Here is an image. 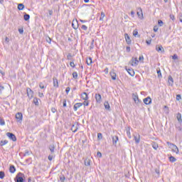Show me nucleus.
<instances>
[{
    "mask_svg": "<svg viewBox=\"0 0 182 182\" xmlns=\"http://www.w3.org/2000/svg\"><path fill=\"white\" fill-rule=\"evenodd\" d=\"M53 80L54 87H59V82H58V80L56 79V77H53Z\"/></svg>",
    "mask_w": 182,
    "mask_h": 182,
    "instance_id": "nucleus-21",
    "label": "nucleus"
},
{
    "mask_svg": "<svg viewBox=\"0 0 182 182\" xmlns=\"http://www.w3.org/2000/svg\"><path fill=\"white\" fill-rule=\"evenodd\" d=\"M176 128L178 130V132H180L181 133H182V127H181V126L176 127Z\"/></svg>",
    "mask_w": 182,
    "mask_h": 182,
    "instance_id": "nucleus-46",
    "label": "nucleus"
},
{
    "mask_svg": "<svg viewBox=\"0 0 182 182\" xmlns=\"http://www.w3.org/2000/svg\"><path fill=\"white\" fill-rule=\"evenodd\" d=\"M31 18V16H29V14L25 13L24 16H23V19L24 21H28Z\"/></svg>",
    "mask_w": 182,
    "mask_h": 182,
    "instance_id": "nucleus-26",
    "label": "nucleus"
},
{
    "mask_svg": "<svg viewBox=\"0 0 182 182\" xmlns=\"http://www.w3.org/2000/svg\"><path fill=\"white\" fill-rule=\"evenodd\" d=\"M126 50L128 53L130 52V50H131L130 46H127Z\"/></svg>",
    "mask_w": 182,
    "mask_h": 182,
    "instance_id": "nucleus-64",
    "label": "nucleus"
},
{
    "mask_svg": "<svg viewBox=\"0 0 182 182\" xmlns=\"http://www.w3.org/2000/svg\"><path fill=\"white\" fill-rule=\"evenodd\" d=\"M125 69L130 76H134V70L132 68H127V67H126Z\"/></svg>",
    "mask_w": 182,
    "mask_h": 182,
    "instance_id": "nucleus-15",
    "label": "nucleus"
},
{
    "mask_svg": "<svg viewBox=\"0 0 182 182\" xmlns=\"http://www.w3.org/2000/svg\"><path fill=\"white\" fill-rule=\"evenodd\" d=\"M134 139L136 144H139V143H140V135H139V136H134Z\"/></svg>",
    "mask_w": 182,
    "mask_h": 182,
    "instance_id": "nucleus-28",
    "label": "nucleus"
},
{
    "mask_svg": "<svg viewBox=\"0 0 182 182\" xmlns=\"http://www.w3.org/2000/svg\"><path fill=\"white\" fill-rule=\"evenodd\" d=\"M97 157H102V153L100 152V151H98L97 153Z\"/></svg>",
    "mask_w": 182,
    "mask_h": 182,
    "instance_id": "nucleus-62",
    "label": "nucleus"
},
{
    "mask_svg": "<svg viewBox=\"0 0 182 182\" xmlns=\"http://www.w3.org/2000/svg\"><path fill=\"white\" fill-rule=\"evenodd\" d=\"M24 9H25V5H23V4H18V11H23Z\"/></svg>",
    "mask_w": 182,
    "mask_h": 182,
    "instance_id": "nucleus-25",
    "label": "nucleus"
},
{
    "mask_svg": "<svg viewBox=\"0 0 182 182\" xmlns=\"http://www.w3.org/2000/svg\"><path fill=\"white\" fill-rule=\"evenodd\" d=\"M16 119L17 120V122H22V119H23V115L21 112H18L16 114Z\"/></svg>",
    "mask_w": 182,
    "mask_h": 182,
    "instance_id": "nucleus-11",
    "label": "nucleus"
},
{
    "mask_svg": "<svg viewBox=\"0 0 182 182\" xmlns=\"http://www.w3.org/2000/svg\"><path fill=\"white\" fill-rule=\"evenodd\" d=\"M169 161H171V163H176V161H177V159H176L174 156H171L169 157Z\"/></svg>",
    "mask_w": 182,
    "mask_h": 182,
    "instance_id": "nucleus-27",
    "label": "nucleus"
},
{
    "mask_svg": "<svg viewBox=\"0 0 182 182\" xmlns=\"http://www.w3.org/2000/svg\"><path fill=\"white\" fill-rule=\"evenodd\" d=\"M33 103L36 105V106H39V102L38 101V98L35 97L33 99Z\"/></svg>",
    "mask_w": 182,
    "mask_h": 182,
    "instance_id": "nucleus-40",
    "label": "nucleus"
},
{
    "mask_svg": "<svg viewBox=\"0 0 182 182\" xmlns=\"http://www.w3.org/2000/svg\"><path fill=\"white\" fill-rule=\"evenodd\" d=\"M4 90H5V87L0 85V95H2V92H4Z\"/></svg>",
    "mask_w": 182,
    "mask_h": 182,
    "instance_id": "nucleus-43",
    "label": "nucleus"
},
{
    "mask_svg": "<svg viewBox=\"0 0 182 182\" xmlns=\"http://www.w3.org/2000/svg\"><path fill=\"white\" fill-rule=\"evenodd\" d=\"M144 103L145 105H151V98L150 97H147L146 98L144 99Z\"/></svg>",
    "mask_w": 182,
    "mask_h": 182,
    "instance_id": "nucleus-16",
    "label": "nucleus"
},
{
    "mask_svg": "<svg viewBox=\"0 0 182 182\" xmlns=\"http://www.w3.org/2000/svg\"><path fill=\"white\" fill-rule=\"evenodd\" d=\"M81 99H82V100H89V95L86 92H82L81 94Z\"/></svg>",
    "mask_w": 182,
    "mask_h": 182,
    "instance_id": "nucleus-14",
    "label": "nucleus"
},
{
    "mask_svg": "<svg viewBox=\"0 0 182 182\" xmlns=\"http://www.w3.org/2000/svg\"><path fill=\"white\" fill-rule=\"evenodd\" d=\"M136 14L138 15V17L139 18V19H143V10H141V8H138L137 9V11Z\"/></svg>",
    "mask_w": 182,
    "mask_h": 182,
    "instance_id": "nucleus-8",
    "label": "nucleus"
},
{
    "mask_svg": "<svg viewBox=\"0 0 182 182\" xmlns=\"http://www.w3.org/2000/svg\"><path fill=\"white\" fill-rule=\"evenodd\" d=\"M130 63L132 66H137L139 65V60H137V58H132Z\"/></svg>",
    "mask_w": 182,
    "mask_h": 182,
    "instance_id": "nucleus-6",
    "label": "nucleus"
},
{
    "mask_svg": "<svg viewBox=\"0 0 182 182\" xmlns=\"http://www.w3.org/2000/svg\"><path fill=\"white\" fill-rule=\"evenodd\" d=\"M106 16V15L105 14V12L102 11L101 12V16L100 18V21H103V18Z\"/></svg>",
    "mask_w": 182,
    "mask_h": 182,
    "instance_id": "nucleus-39",
    "label": "nucleus"
},
{
    "mask_svg": "<svg viewBox=\"0 0 182 182\" xmlns=\"http://www.w3.org/2000/svg\"><path fill=\"white\" fill-rule=\"evenodd\" d=\"M63 106L64 107H66V106H67V105H66V100H63Z\"/></svg>",
    "mask_w": 182,
    "mask_h": 182,
    "instance_id": "nucleus-58",
    "label": "nucleus"
},
{
    "mask_svg": "<svg viewBox=\"0 0 182 182\" xmlns=\"http://www.w3.org/2000/svg\"><path fill=\"white\" fill-rule=\"evenodd\" d=\"M156 72L158 74V77H163V75H161V70H160V68L156 69Z\"/></svg>",
    "mask_w": 182,
    "mask_h": 182,
    "instance_id": "nucleus-35",
    "label": "nucleus"
},
{
    "mask_svg": "<svg viewBox=\"0 0 182 182\" xmlns=\"http://www.w3.org/2000/svg\"><path fill=\"white\" fill-rule=\"evenodd\" d=\"M82 106H83V103L82 102H77L75 104L73 107L74 112H77V109L82 107Z\"/></svg>",
    "mask_w": 182,
    "mask_h": 182,
    "instance_id": "nucleus-7",
    "label": "nucleus"
},
{
    "mask_svg": "<svg viewBox=\"0 0 182 182\" xmlns=\"http://www.w3.org/2000/svg\"><path fill=\"white\" fill-rule=\"evenodd\" d=\"M82 105H84V106H89V101L85 100Z\"/></svg>",
    "mask_w": 182,
    "mask_h": 182,
    "instance_id": "nucleus-52",
    "label": "nucleus"
},
{
    "mask_svg": "<svg viewBox=\"0 0 182 182\" xmlns=\"http://www.w3.org/2000/svg\"><path fill=\"white\" fill-rule=\"evenodd\" d=\"M6 134L10 140H12V141H16V136H15V134L11 132H7Z\"/></svg>",
    "mask_w": 182,
    "mask_h": 182,
    "instance_id": "nucleus-4",
    "label": "nucleus"
},
{
    "mask_svg": "<svg viewBox=\"0 0 182 182\" xmlns=\"http://www.w3.org/2000/svg\"><path fill=\"white\" fill-rule=\"evenodd\" d=\"M0 124L1 126H5V120L0 117Z\"/></svg>",
    "mask_w": 182,
    "mask_h": 182,
    "instance_id": "nucleus-41",
    "label": "nucleus"
},
{
    "mask_svg": "<svg viewBox=\"0 0 182 182\" xmlns=\"http://www.w3.org/2000/svg\"><path fill=\"white\" fill-rule=\"evenodd\" d=\"M70 65L71 66V68H75V63L73 61H71L70 63Z\"/></svg>",
    "mask_w": 182,
    "mask_h": 182,
    "instance_id": "nucleus-60",
    "label": "nucleus"
},
{
    "mask_svg": "<svg viewBox=\"0 0 182 182\" xmlns=\"http://www.w3.org/2000/svg\"><path fill=\"white\" fill-rule=\"evenodd\" d=\"M176 119H177L178 123H180V124H181V123H182L181 113L178 112L176 114Z\"/></svg>",
    "mask_w": 182,
    "mask_h": 182,
    "instance_id": "nucleus-20",
    "label": "nucleus"
},
{
    "mask_svg": "<svg viewBox=\"0 0 182 182\" xmlns=\"http://www.w3.org/2000/svg\"><path fill=\"white\" fill-rule=\"evenodd\" d=\"M167 144L168 146H172V151L173 153H176V154H178V147H177V146H176V144L171 143V142H167Z\"/></svg>",
    "mask_w": 182,
    "mask_h": 182,
    "instance_id": "nucleus-2",
    "label": "nucleus"
},
{
    "mask_svg": "<svg viewBox=\"0 0 182 182\" xmlns=\"http://www.w3.org/2000/svg\"><path fill=\"white\" fill-rule=\"evenodd\" d=\"M104 106H105L106 110L110 111V105L109 104V102L105 101V102H104Z\"/></svg>",
    "mask_w": 182,
    "mask_h": 182,
    "instance_id": "nucleus-23",
    "label": "nucleus"
},
{
    "mask_svg": "<svg viewBox=\"0 0 182 182\" xmlns=\"http://www.w3.org/2000/svg\"><path fill=\"white\" fill-rule=\"evenodd\" d=\"M81 29H82L83 31H87V26H86L85 25H82L81 26Z\"/></svg>",
    "mask_w": 182,
    "mask_h": 182,
    "instance_id": "nucleus-49",
    "label": "nucleus"
},
{
    "mask_svg": "<svg viewBox=\"0 0 182 182\" xmlns=\"http://www.w3.org/2000/svg\"><path fill=\"white\" fill-rule=\"evenodd\" d=\"M85 166H90V159H86L85 160Z\"/></svg>",
    "mask_w": 182,
    "mask_h": 182,
    "instance_id": "nucleus-33",
    "label": "nucleus"
},
{
    "mask_svg": "<svg viewBox=\"0 0 182 182\" xmlns=\"http://www.w3.org/2000/svg\"><path fill=\"white\" fill-rule=\"evenodd\" d=\"M48 149L51 154H53V153H55V144H50L48 146Z\"/></svg>",
    "mask_w": 182,
    "mask_h": 182,
    "instance_id": "nucleus-19",
    "label": "nucleus"
},
{
    "mask_svg": "<svg viewBox=\"0 0 182 182\" xmlns=\"http://www.w3.org/2000/svg\"><path fill=\"white\" fill-rule=\"evenodd\" d=\"M73 77L74 79H77V72H73Z\"/></svg>",
    "mask_w": 182,
    "mask_h": 182,
    "instance_id": "nucleus-44",
    "label": "nucleus"
},
{
    "mask_svg": "<svg viewBox=\"0 0 182 182\" xmlns=\"http://www.w3.org/2000/svg\"><path fill=\"white\" fill-rule=\"evenodd\" d=\"M5 144H8V140H1L0 141V146H5Z\"/></svg>",
    "mask_w": 182,
    "mask_h": 182,
    "instance_id": "nucleus-30",
    "label": "nucleus"
},
{
    "mask_svg": "<svg viewBox=\"0 0 182 182\" xmlns=\"http://www.w3.org/2000/svg\"><path fill=\"white\" fill-rule=\"evenodd\" d=\"M152 147L153 149H154V150H157V149H159V144H157V143L156 142H153Z\"/></svg>",
    "mask_w": 182,
    "mask_h": 182,
    "instance_id": "nucleus-31",
    "label": "nucleus"
},
{
    "mask_svg": "<svg viewBox=\"0 0 182 182\" xmlns=\"http://www.w3.org/2000/svg\"><path fill=\"white\" fill-rule=\"evenodd\" d=\"M26 92L28 99H32V97H33V91L32 90V89L28 87L26 89Z\"/></svg>",
    "mask_w": 182,
    "mask_h": 182,
    "instance_id": "nucleus-5",
    "label": "nucleus"
},
{
    "mask_svg": "<svg viewBox=\"0 0 182 182\" xmlns=\"http://www.w3.org/2000/svg\"><path fill=\"white\" fill-rule=\"evenodd\" d=\"M181 99V95H176V100L179 101Z\"/></svg>",
    "mask_w": 182,
    "mask_h": 182,
    "instance_id": "nucleus-55",
    "label": "nucleus"
},
{
    "mask_svg": "<svg viewBox=\"0 0 182 182\" xmlns=\"http://www.w3.org/2000/svg\"><path fill=\"white\" fill-rule=\"evenodd\" d=\"M9 171L10 173H15V171H16V168H15V166L11 165L9 168Z\"/></svg>",
    "mask_w": 182,
    "mask_h": 182,
    "instance_id": "nucleus-24",
    "label": "nucleus"
},
{
    "mask_svg": "<svg viewBox=\"0 0 182 182\" xmlns=\"http://www.w3.org/2000/svg\"><path fill=\"white\" fill-rule=\"evenodd\" d=\"M18 32L21 35L23 34V28H19Z\"/></svg>",
    "mask_w": 182,
    "mask_h": 182,
    "instance_id": "nucleus-59",
    "label": "nucleus"
},
{
    "mask_svg": "<svg viewBox=\"0 0 182 182\" xmlns=\"http://www.w3.org/2000/svg\"><path fill=\"white\" fill-rule=\"evenodd\" d=\"M92 63V58L90 57L88 59H87V65H88V66H90Z\"/></svg>",
    "mask_w": 182,
    "mask_h": 182,
    "instance_id": "nucleus-36",
    "label": "nucleus"
},
{
    "mask_svg": "<svg viewBox=\"0 0 182 182\" xmlns=\"http://www.w3.org/2000/svg\"><path fill=\"white\" fill-rule=\"evenodd\" d=\"M51 112H52V113H56V112H58V110L55 109V107H52V108H51Z\"/></svg>",
    "mask_w": 182,
    "mask_h": 182,
    "instance_id": "nucleus-57",
    "label": "nucleus"
},
{
    "mask_svg": "<svg viewBox=\"0 0 182 182\" xmlns=\"http://www.w3.org/2000/svg\"><path fill=\"white\" fill-rule=\"evenodd\" d=\"M39 97H43L45 95L42 92H38Z\"/></svg>",
    "mask_w": 182,
    "mask_h": 182,
    "instance_id": "nucleus-63",
    "label": "nucleus"
},
{
    "mask_svg": "<svg viewBox=\"0 0 182 182\" xmlns=\"http://www.w3.org/2000/svg\"><path fill=\"white\" fill-rule=\"evenodd\" d=\"M158 25H159V26H163L164 25V23L163 22V21L159 20V21H158Z\"/></svg>",
    "mask_w": 182,
    "mask_h": 182,
    "instance_id": "nucleus-45",
    "label": "nucleus"
},
{
    "mask_svg": "<svg viewBox=\"0 0 182 182\" xmlns=\"http://www.w3.org/2000/svg\"><path fill=\"white\" fill-rule=\"evenodd\" d=\"M112 144L116 147V146L117 145V141H119V136H112Z\"/></svg>",
    "mask_w": 182,
    "mask_h": 182,
    "instance_id": "nucleus-9",
    "label": "nucleus"
},
{
    "mask_svg": "<svg viewBox=\"0 0 182 182\" xmlns=\"http://www.w3.org/2000/svg\"><path fill=\"white\" fill-rule=\"evenodd\" d=\"M39 87H41V89H45V85H43V82L39 83Z\"/></svg>",
    "mask_w": 182,
    "mask_h": 182,
    "instance_id": "nucleus-50",
    "label": "nucleus"
},
{
    "mask_svg": "<svg viewBox=\"0 0 182 182\" xmlns=\"http://www.w3.org/2000/svg\"><path fill=\"white\" fill-rule=\"evenodd\" d=\"M95 48V40H92L90 46V49H93Z\"/></svg>",
    "mask_w": 182,
    "mask_h": 182,
    "instance_id": "nucleus-42",
    "label": "nucleus"
},
{
    "mask_svg": "<svg viewBox=\"0 0 182 182\" xmlns=\"http://www.w3.org/2000/svg\"><path fill=\"white\" fill-rule=\"evenodd\" d=\"M25 175L22 173H18L14 179L15 182H25Z\"/></svg>",
    "mask_w": 182,
    "mask_h": 182,
    "instance_id": "nucleus-1",
    "label": "nucleus"
},
{
    "mask_svg": "<svg viewBox=\"0 0 182 182\" xmlns=\"http://www.w3.org/2000/svg\"><path fill=\"white\" fill-rule=\"evenodd\" d=\"M53 157H55V154H50L49 156H48V160L50 161H52L53 160Z\"/></svg>",
    "mask_w": 182,
    "mask_h": 182,
    "instance_id": "nucleus-37",
    "label": "nucleus"
},
{
    "mask_svg": "<svg viewBox=\"0 0 182 182\" xmlns=\"http://www.w3.org/2000/svg\"><path fill=\"white\" fill-rule=\"evenodd\" d=\"M133 35H134V36H137V35H139V32H137V31L134 30V31H133Z\"/></svg>",
    "mask_w": 182,
    "mask_h": 182,
    "instance_id": "nucleus-56",
    "label": "nucleus"
},
{
    "mask_svg": "<svg viewBox=\"0 0 182 182\" xmlns=\"http://www.w3.org/2000/svg\"><path fill=\"white\" fill-rule=\"evenodd\" d=\"M46 42H48V43H50V42H52V39L50 37H47Z\"/></svg>",
    "mask_w": 182,
    "mask_h": 182,
    "instance_id": "nucleus-54",
    "label": "nucleus"
},
{
    "mask_svg": "<svg viewBox=\"0 0 182 182\" xmlns=\"http://www.w3.org/2000/svg\"><path fill=\"white\" fill-rule=\"evenodd\" d=\"M67 59L68 60H72V54H70V53L68 54Z\"/></svg>",
    "mask_w": 182,
    "mask_h": 182,
    "instance_id": "nucleus-47",
    "label": "nucleus"
},
{
    "mask_svg": "<svg viewBox=\"0 0 182 182\" xmlns=\"http://www.w3.org/2000/svg\"><path fill=\"white\" fill-rule=\"evenodd\" d=\"M127 134L129 139H132V135L130 134V128L127 129Z\"/></svg>",
    "mask_w": 182,
    "mask_h": 182,
    "instance_id": "nucleus-38",
    "label": "nucleus"
},
{
    "mask_svg": "<svg viewBox=\"0 0 182 182\" xmlns=\"http://www.w3.org/2000/svg\"><path fill=\"white\" fill-rule=\"evenodd\" d=\"M157 31H159V27H157V26H155L154 27V32H157Z\"/></svg>",
    "mask_w": 182,
    "mask_h": 182,
    "instance_id": "nucleus-61",
    "label": "nucleus"
},
{
    "mask_svg": "<svg viewBox=\"0 0 182 182\" xmlns=\"http://www.w3.org/2000/svg\"><path fill=\"white\" fill-rule=\"evenodd\" d=\"M69 92H70V87H68L65 89V92L67 95H69Z\"/></svg>",
    "mask_w": 182,
    "mask_h": 182,
    "instance_id": "nucleus-53",
    "label": "nucleus"
},
{
    "mask_svg": "<svg viewBox=\"0 0 182 182\" xmlns=\"http://www.w3.org/2000/svg\"><path fill=\"white\" fill-rule=\"evenodd\" d=\"M95 100L97 103H102V95L100 94H95Z\"/></svg>",
    "mask_w": 182,
    "mask_h": 182,
    "instance_id": "nucleus-13",
    "label": "nucleus"
},
{
    "mask_svg": "<svg viewBox=\"0 0 182 182\" xmlns=\"http://www.w3.org/2000/svg\"><path fill=\"white\" fill-rule=\"evenodd\" d=\"M132 99L134 101V103L136 105H139V103H141V101L139 99V95H137V93L132 94Z\"/></svg>",
    "mask_w": 182,
    "mask_h": 182,
    "instance_id": "nucleus-3",
    "label": "nucleus"
},
{
    "mask_svg": "<svg viewBox=\"0 0 182 182\" xmlns=\"http://www.w3.org/2000/svg\"><path fill=\"white\" fill-rule=\"evenodd\" d=\"M172 59H173V60H176V59H178V56L177 55V54H174L172 56Z\"/></svg>",
    "mask_w": 182,
    "mask_h": 182,
    "instance_id": "nucleus-48",
    "label": "nucleus"
},
{
    "mask_svg": "<svg viewBox=\"0 0 182 182\" xmlns=\"http://www.w3.org/2000/svg\"><path fill=\"white\" fill-rule=\"evenodd\" d=\"M97 137H98V139H103V135L102 134V133H98Z\"/></svg>",
    "mask_w": 182,
    "mask_h": 182,
    "instance_id": "nucleus-51",
    "label": "nucleus"
},
{
    "mask_svg": "<svg viewBox=\"0 0 182 182\" xmlns=\"http://www.w3.org/2000/svg\"><path fill=\"white\" fill-rule=\"evenodd\" d=\"M65 180H66V178L65 177V175L62 174L60 176V181L65 182Z\"/></svg>",
    "mask_w": 182,
    "mask_h": 182,
    "instance_id": "nucleus-34",
    "label": "nucleus"
},
{
    "mask_svg": "<svg viewBox=\"0 0 182 182\" xmlns=\"http://www.w3.org/2000/svg\"><path fill=\"white\" fill-rule=\"evenodd\" d=\"M156 50H157V52H164V48L162 46H156Z\"/></svg>",
    "mask_w": 182,
    "mask_h": 182,
    "instance_id": "nucleus-22",
    "label": "nucleus"
},
{
    "mask_svg": "<svg viewBox=\"0 0 182 182\" xmlns=\"http://www.w3.org/2000/svg\"><path fill=\"white\" fill-rule=\"evenodd\" d=\"M109 75L112 79V80H116V77H117V75H116V73L114 72V70H112L110 73H109Z\"/></svg>",
    "mask_w": 182,
    "mask_h": 182,
    "instance_id": "nucleus-17",
    "label": "nucleus"
},
{
    "mask_svg": "<svg viewBox=\"0 0 182 182\" xmlns=\"http://www.w3.org/2000/svg\"><path fill=\"white\" fill-rule=\"evenodd\" d=\"M0 178L1 180H4V178H5V172L2 171H0Z\"/></svg>",
    "mask_w": 182,
    "mask_h": 182,
    "instance_id": "nucleus-32",
    "label": "nucleus"
},
{
    "mask_svg": "<svg viewBox=\"0 0 182 182\" xmlns=\"http://www.w3.org/2000/svg\"><path fill=\"white\" fill-rule=\"evenodd\" d=\"M168 83L169 86H173V83H174V80H173V77H171V75H169L168 77Z\"/></svg>",
    "mask_w": 182,
    "mask_h": 182,
    "instance_id": "nucleus-18",
    "label": "nucleus"
},
{
    "mask_svg": "<svg viewBox=\"0 0 182 182\" xmlns=\"http://www.w3.org/2000/svg\"><path fill=\"white\" fill-rule=\"evenodd\" d=\"M124 38H125L127 45H132V39L130 38V36H129V34L125 33Z\"/></svg>",
    "mask_w": 182,
    "mask_h": 182,
    "instance_id": "nucleus-10",
    "label": "nucleus"
},
{
    "mask_svg": "<svg viewBox=\"0 0 182 182\" xmlns=\"http://www.w3.org/2000/svg\"><path fill=\"white\" fill-rule=\"evenodd\" d=\"M72 26L73 29H77L79 28V23L77 22V20H73L72 23Z\"/></svg>",
    "mask_w": 182,
    "mask_h": 182,
    "instance_id": "nucleus-12",
    "label": "nucleus"
},
{
    "mask_svg": "<svg viewBox=\"0 0 182 182\" xmlns=\"http://www.w3.org/2000/svg\"><path fill=\"white\" fill-rule=\"evenodd\" d=\"M71 130L73 132V133H76V132H77V127H75V124H73Z\"/></svg>",
    "mask_w": 182,
    "mask_h": 182,
    "instance_id": "nucleus-29",
    "label": "nucleus"
}]
</instances>
